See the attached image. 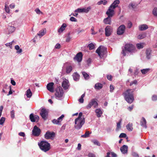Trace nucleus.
Here are the masks:
<instances>
[{
    "label": "nucleus",
    "mask_w": 157,
    "mask_h": 157,
    "mask_svg": "<svg viewBox=\"0 0 157 157\" xmlns=\"http://www.w3.org/2000/svg\"><path fill=\"white\" fill-rule=\"evenodd\" d=\"M107 78L108 80L109 81H111L112 79V76L110 75H107Z\"/></svg>",
    "instance_id": "864d4df0"
},
{
    "label": "nucleus",
    "mask_w": 157,
    "mask_h": 157,
    "mask_svg": "<svg viewBox=\"0 0 157 157\" xmlns=\"http://www.w3.org/2000/svg\"><path fill=\"white\" fill-rule=\"evenodd\" d=\"M54 83L53 82L48 83L46 87L47 89L50 92L53 93L54 92Z\"/></svg>",
    "instance_id": "dca6fc26"
},
{
    "label": "nucleus",
    "mask_w": 157,
    "mask_h": 157,
    "mask_svg": "<svg viewBox=\"0 0 157 157\" xmlns=\"http://www.w3.org/2000/svg\"><path fill=\"white\" fill-rule=\"evenodd\" d=\"M91 31H92V33H91V34H92V35H95V34H96V33H97L96 32H95L94 31V27H92L91 29Z\"/></svg>",
    "instance_id": "4d7b16f0"
},
{
    "label": "nucleus",
    "mask_w": 157,
    "mask_h": 157,
    "mask_svg": "<svg viewBox=\"0 0 157 157\" xmlns=\"http://www.w3.org/2000/svg\"><path fill=\"white\" fill-rule=\"evenodd\" d=\"M11 117L12 118L14 117V111L13 110L11 111L10 112Z\"/></svg>",
    "instance_id": "3c124183"
},
{
    "label": "nucleus",
    "mask_w": 157,
    "mask_h": 157,
    "mask_svg": "<svg viewBox=\"0 0 157 157\" xmlns=\"http://www.w3.org/2000/svg\"><path fill=\"white\" fill-rule=\"evenodd\" d=\"M5 120V118L4 117H2L0 119V124L2 125L4 123Z\"/></svg>",
    "instance_id": "c03bdc74"
},
{
    "label": "nucleus",
    "mask_w": 157,
    "mask_h": 157,
    "mask_svg": "<svg viewBox=\"0 0 157 157\" xmlns=\"http://www.w3.org/2000/svg\"><path fill=\"white\" fill-rule=\"evenodd\" d=\"M127 135L125 133H121L119 136V137L120 138H125L126 137Z\"/></svg>",
    "instance_id": "09e8293b"
},
{
    "label": "nucleus",
    "mask_w": 157,
    "mask_h": 157,
    "mask_svg": "<svg viewBox=\"0 0 157 157\" xmlns=\"http://www.w3.org/2000/svg\"><path fill=\"white\" fill-rule=\"evenodd\" d=\"M152 99L153 101H155L157 100V95H154L152 96Z\"/></svg>",
    "instance_id": "5fc2aeb1"
},
{
    "label": "nucleus",
    "mask_w": 157,
    "mask_h": 157,
    "mask_svg": "<svg viewBox=\"0 0 157 157\" xmlns=\"http://www.w3.org/2000/svg\"><path fill=\"white\" fill-rule=\"evenodd\" d=\"M71 39V37L70 36V33H69L67 34V38L66 39V41L67 42H69L70 41Z\"/></svg>",
    "instance_id": "a18cd8bd"
},
{
    "label": "nucleus",
    "mask_w": 157,
    "mask_h": 157,
    "mask_svg": "<svg viewBox=\"0 0 157 157\" xmlns=\"http://www.w3.org/2000/svg\"><path fill=\"white\" fill-rule=\"evenodd\" d=\"M91 133L89 131H86L84 134L82 135L81 137L82 138H86L89 136L90 134Z\"/></svg>",
    "instance_id": "2f4dec72"
},
{
    "label": "nucleus",
    "mask_w": 157,
    "mask_h": 157,
    "mask_svg": "<svg viewBox=\"0 0 157 157\" xmlns=\"http://www.w3.org/2000/svg\"><path fill=\"white\" fill-rule=\"evenodd\" d=\"M40 129L36 125L35 126L32 130L33 135L35 136H38L40 135Z\"/></svg>",
    "instance_id": "9b49d317"
},
{
    "label": "nucleus",
    "mask_w": 157,
    "mask_h": 157,
    "mask_svg": "<svg viewBox=\"0 0 157 157\" xmlns=\"http://www.w3.org/2000/svg\"><path fill=\"white\" fill-rule=\"evenodd\" d=\"M88 47L89 48V49L90 50H92L94 48V45L92 43L88 45Z\"/></svg>",
    "instance_id": "ea45409f"
},
{
    "label": "nucleus",
    "mask_w": 157,
    "mask_h": 157,
    "mask_svg": "<svg viewBox=\"0 0 157 157\" xmlns=\"http://www.w3.org/2000/svg\"><path fill=\"white\" fill-rule=\"evenodd\" d=\"M38 145L40 149L44 152L48 151L51 148L50 144L45 141H42L40 143H38Z\"/></svg>",
    "instance_id": "7ed1b4c3"
},
{
    "label": "nucleus",
    "mask_w": 157,
    "mask_h": 157,
    "mask_svg": "<svg viewBox=\"0 0 157 157\" xmlns=\"http://www.w3.org/2000/svg\"><path fill=\"white\" fill-rule=\"evenodd\" d=\"M95 113L97 114L98 117H101V115L102 114V112L100 109H97L95 110Z\"/></svg>",
    "instance_id": "cd10ccee"
},
{
    "label": "nucleus",
    "mask_w": 157,
    "mask_h": 157,
    "mask_svg": "<svg viewBox=\"0 0 157 157\" xmlns=\"http://www.w3.org/2000/svg\"><path fill=\"white\" fill-rule=\"evenodd\" d=\"M137 5L135 4H133L132 3H130L129 6L128 7L129 9H134L136 8L137 7Z\"/></svg>",
    "instance_id": "e433bc0d"
},
{
    "label": "nucleus",
    "mask_w": 157,
    "mask_h": 157,
    "mask_svg": "<svg viewBox=\"0 0 157 157\" xmlns=\"http://www.w3.org/2000/svg\"><path fill=\"white\" fill-rule=\"evenodd\" d=\"M152 13L154 16H157V8H154L153 10Z\"/></svg>",
    "instance_id": "a19ab883"
},
{
    "label": "nucleus",
    "mask_w": 157,
    "mask_h": 157,
    "mask_svg": "<svg viewBox=\"0 0 157 157\" xmlns=\"http://www.w3.org/2000/svg\"><path fill=\"white\" fill-rule=\"evenodd\" d=\"M3 88L4 89H10V86H8L7 84H5L4 85Z\"/></svg>",
    "instance_id": "052dcab7"
},
{
    "label": "nucleus",
    "mask_w": 157,
    "mask_h": 157,
    "mask_svg": "<svg viewBox=\"0 0 157 157\" xmlns=\"http://www.w3.org/2000/svg\"><path fill=\"white\" fill-rule=\"evenodd\" d=\"M143 44H144L142 43L137 44H136V47L138 49H140L143 48L144 47Z\"/></svg>",
    "instance_id": "4c0bfd02"
},
{
    "label": "nucleus",
    "mask_w": 157,
    "mask_h": 157,
    "mask_svg": "<svg viewBox=\"0 0 157 157\" xmlns=\"http://www.w3.org/2000/svg\"><path fill=\"white\" fill-rule=\"evenodd\" d=\"M111 154L112 156V157H117V155L113 152H111Z\"/></svg>",
    "instance_id": "774afa93"
},
{
    "label": "nucleus",
    "mask_w": 157,
    "mask_h": 157,
    "mask_svg": "<svg viewBox=\"0 0 157 157\" xmlns=\"http://www.w3.org/2000/svg\"><path fill=\"white\" fill-rule=\"evenodd\" d=\"M107 49L103 46H99L96 50V52L101 58L103 57L106 52Z\"/></svg>",
    "instance_id": "0eeeda50"
},
{
    "label": "nucleus",
    "mask_w": 157,
    "mask_h": 157,
    "mask_svg": "<svg viewBox=\"0 0 157 157\" xmlns=\"http://www.w3.org/2000/svg\"><path fill=\"white\" fill-rule=\"evenodd\" d=\"M64 117L63 114L62 115L59 117L57 119H54L52 120V122L55 124L59 125H61V122L62 121Z\"/></svg>",
    "instance_id": "9d476101"
},
{
    "label": "nucleus",
    "mask_w": 157,
    "mask_h": 157,
    "mask_svg": "<svg viewBox=\"0 0 157 157\" xmlns=\"http://www.w3.org/2000/svg\"><path fill=\"white\" fill-rule=\"evenodd\" d=\"M107 2V1L105 0H101L98 2L97 3L98 5H100L102 4H103L104 5H105Z\"/></svg>",
    "instance_id": "c9c22d12"
},
{
    "label": "nucleus",
    "mask_w": 157,
    "mask_h": 157,
    "mask_svg": "<svg viewBox=\"0 0 157 157\" xmlns=\"http://www.w3.org/2000/svg\"><path fill=\"white\" fill-rule=\"evenodd\" d=\"M8 31V33H13L15 30V28L12 26H8L7 28Z\"/></svg>",
    "instance_id": "b1692460"
},
{
    "label": "nucleus",
    "mask_w": 157,
    "mask_h": 157,
    "mask_svg": "<svg viewBox=\"0 0 157 157\" xmlns=\"http://www.w3.org/2000/svg\"><path fill=\"white\" fill-rule=\"evenodd\" d=\"M26 94L28 98H30L32 96V93L30 89L27 90Z\"/></svg>",
    "instance_id": "c756f323"
},
{
    "label": "nucleus",
    "mask_w": 157,
    "mask_h": 157,
    "mask_svg": "<svg viewBox=\"0 0 157 157\" xmlns=\"http://www.w3.org/2000/svg\"><path fill=\"white\" fill-rule=\"evenodd\" d=\"M65 66V64H64L63 66V67L62 69L63 73H64L66 72L67 74L70 73L72 70V67L71 66H68L66 67Z\"/></svg>",
    "instance_id": "f8f14e48"
},
{
    "label": "nucleus",
    "mask_w": 157,
    "mask_h": 157,
    "mask_svg": "<svg viewBox=\"0 0 157 157\" xmlns=\"http://www.w3.org/2000/svg\"><path fill=\"white\" fill-rule=\"evenodd\" d=\"M150 70L149 68H146L141 70V71L143 74H146Z\"/></svg>",
    "instance_id": "72a5a7b5"
},
{
    "label": "nucleus",
    "mask_w": 157,
    "mask_h": 157,
    "mask_svg": "<svg viewBox=\"0 0 157 157\" xmlns=\"http://www.w3.org/2000/svg\"><path fill=\"white\" fill-rule=\"evenodd\" d=\"M88 157H95V155L93 153H90L88 154Z\"/></svg>",
    "instance_id": "bf43d9fd"
},
{
    "label": "nucleus",
    "mask_w": 157,
    "mask_h": 157,
    "mask_svg": "<svg viewBox=\"0 0 157 157\" xmlns=\"http://www.w3.org/2000/svg\"><path fill=\"white\" fill-rule=\"evenodd\" d=\"M66 126V124H63L61 128V131L63 132L65 129Z\"/></svg>",
    "instance_id": "6e6d98bb"
},
{
    "label": "nucleus",
    "mask_w": 157,
    "mask_h": 157,
    "mask_svg": "<svg viewBox=\"0 0 157 157\" xmlns=\"http://www.w3.org/2000/svg\"><path fill=\"white\" fill-rule=\"evenodd\" d=\"M73 79L74 80L77 81L79 79V75L77 72H75L73 75Z\"/></svg>",
    "instance_id": "c85d7f7f"
},
{
    "label": "nucleus",
    "mask_w": 157,
    "mask_h": 157,
    "mask_svg": "<svg viewBox=\"0 0 157 157\" xmlns=\"http://www.w3.org/2000/svg\"><path fill=\"white\" fill-rule=\"evenodd\" d=\"M5 10L6 12L7 13H9L10 12V9H9V7L7 6L6 5H5Z\"/></svg>",
    "instance_id": "37998d69"
},
{
    "label": "nucleus",
    "mask_w": 157,
    "mask_h": 157,
    "mask_svg": "<svg viewBox=\"0 0 157 157\" xmlns=\"http://www.w3.org/2000/svg\"><path fill=\"white\" fill-rule=\"evenodd\" d=\"M125 29V27L124 25H121L118 27V35L123 34Z\"/></svg>",
    "instance_id": "a211bd4d"
},
{
    "label": "nucleus",
    "mask_w": 157,
    "mask_h": 157,
    "mask_svg": "<svg viewBox=\"0 0 157 157\" xmlns=\"http://www.w3.org/2000/svg\"><path fill=\"white\" fill-rule=\"evenodd\" d=\"M82 53L81 52H79L77 54L76 56L74 58V59L79 62H81L82 60Z\"/></svg>",
    "instance_id": "f3484780"
},
{
    "label": "nucleus",
    "mask_w": 157,
    "mask_h": 157,
    "mask_svg": "<svg viewBox=\"0 0 157 157\" xmlns=\"http://www.w3.org/2000/svg\"><path fill=\"white\" fill-rule=\"evenodd\" d=\"M140 125L146 128L147 126H146V121L145 118L144 117H142V120L140 122Z\"/></svg>",
    "instance_id": "5701e85b"
},
{
    "label": "nucleus",
    "mask_w": 157,
    "mask_h": 157,
    "mask_svg": "<svg viewBox=\"0 0 157 157\" xmlns=\"http://www.w3.org/2000/svg\"><path fill=\"white\" fill-rule=\"evenodd\" d=\"M135 90L134 89H128L123 93L125 100L129 103L131 104L134 100L133 93Z\"/></svg>",
    "instance_id": "f03ea898"
},
{
    "label": "nucleus",
    "mask_w": 157,
    "mask_h": 157,
    "mask_svg": "<svg viewBox=\"0 0 157 157\" xmlns=\"http://www.w3.org/2000/svg\"><path fill=\"white\" fill-rule=\"evenodd\" d=\"M112 27L109 25L107 26L105 28V35L106 36H109L111 35L112 32Z\"/></svg>",
    "instance_id": "ddd939ff"
},
{
    "label": "nucleus",
    "mask_w": 157,
    "mask_h": 157,
    "mask_svg": "<svg viewBox=\"0 0 157 157\" xmlns=\"http://www.w3.org/2000/svg\"><path fill=\"white\" fill-rule=\"evenodd\" d=\"M151 53V50L150 49H148L146 50V53L147 58L149 59L150 58V55Z\"/></svg>",
    "instance_id": "7c9ffc66"
},
{
    "label": "nucleus",
    "mask_w": 157,
    "mask_h": 157,
    "mask_svg": "<svg viewBox=\"0 0 157 157\" xmlns=\"http://www.w3.org/2000/svg\"><path fill=\"white\" fill-rule=\"evenodd\" d=\"M19 135L22 136V137H25V133L22 132H21L18 133Z\"/></svg>",
    "instance_id": "0e129e2a"
},
{
    "label": "nucleus",
    "mask_w": 157,
    "mask_h": 157,
    "mask_svg": "<svg viewBox=\"0 0 157 157\" xmlns=\"http://www.w3.org/2000/svg\"><path fill=\"white\" fill-rule=\"evenodd\" d=\"M15 5L14 3H12L10 5V7L11 9H13L15 7Z\"/></svg>",
    "instance_id": "338daca9"
},
{
    "label": "nucleus",
    "mask_w": 157,
    "mask_h": 157,
    "mask_svg": "<svg viewBox=\"0 0 157 157\" xmlns=\"http://www.w3.org/2000/svg\"><path fill=\"white\" fill-rule=\"evenodd\" d=\"M137 82L136 80H135L131 82L130 83V86H132L133 84L136 85L137 84Z\"/></svg>",
    "instance_id": "603ef678"
},
{
    "label": "nucleus",
    "mask_w": 157,
    "mask_h": 157,
    "mask_svg": "<svg viewBox=\"0 0 157 157\" xmlns=\"http://www.w3.org/2000/svg\"><path fill=\"white\" fill-rule=\"evenodd\" d=\"M118 6V0H115L110 6L106 11V13L108 17L105 18L103 22L105 24L111 25V17L114 14V9Z\"/></svg>",
    "instance_id": "f257e3e1"
},
{
    "label": "nucleus",
    "mask_w": 157,
    "mask_h": 157,
    "mask_svg": "<svg viewBox=\"0 0 157 157\" xmlns=\"http://www.w3.org/2000/svg\"><path fill=\"white\" fill-rule=\"evenodd\" d=\"M75 12L76 13H82L83 12L82 8H78L75 10Z\"/></svg>",
    "instance_id": "8fccbe9b"
},
{
    "label": "nucleus",
    "mask_w": 157,
    "mask_h": 157,
    "mask_svg": "<svg viewBox=\"0 0 157 157\" xmlns=\"http://www.w3.org/2000/svg\"><path fill=\"white\" fill-rule=\"evenodd\" d=\"M46 29H45V28L43 29H42V30H40L39 31V33H38L37 34L39 36H40V37H41L44 35V34H45V33L46 32Z\"/></svg>",
    "instance_id": "bb28decb"
},
{
    "label": "nucleus",
    "mask_w": 157,
    "mask_h": 157,
    "mask_svg": "<svg viewBox=\"0 0 157 157\" xmlns=\"http://www.w3.org/2000/svg\"><path fill=\"white\" fill-rule=\"evenodd\" d=\"M132 155L133 157H139L138 155L136 152H133Z\"/></svg>",
    "instance_id": "69168bd1"
},
{
    "label": "nucleus",
    "mask_w": 157,
    "mask_h": 157,
    "mask_svg": "<svg viewBox=\"0 0 157 157\" xmlns=\"http://www.w3.org/2000/svg\"><path fill=\"white\" fill-rule=\"evenodd\" d=\"M103 86V84L99 82H98L95 84L94 88L97 90H99L102 88Z\"/></svg>",
    "instance_id": "aec40b11"
},
{
    "label": "nucleus",
    "mask_w": 157,
    "mask_h": 157,
    "mask_svg": "<svg viewBox=\"0 0 157 157\" xmlns=\"http://www.w3.org/2000/svg\"><path fill=\"white\" fill-rule=\"evenodd\" d=\"M124 48L125 50H123L122 52V54L124 56L126 55V51L131 53L135 52L137 51L135 47L132 44H126L125 45Z\"/></svg>",
    "instance_id": "20e7f679"
},
{
    "label": "nucleus",
    "mask_w": 157,
    "mask_h": 157,
    "mask_svg": "<svg viewBox=\"0 0 157 157\" xmlns=\"http://www.w3.org/2000/svg\"><path fill=\"white\" fill-rule=\"evenodd\" d=\"M62 85L64 90H66L67 89L69 86L68 81L65 79L63 82Z\"/></svg>",
    "instance_id": "6ab92c4d"
},
{
    "label": "nucleus",
    "mask_w": 157,
    "mask_h": 157,
    "mask_svg": "<svg viewBox=\"0 0 157 157\" xmlns=\"http://www.w3.org/2000/svg\"><path fill=\"white\" fill-rule=\"evenodd\" d=\"M60 48V45L59 44H57L55 46V48L56 49H59Z\"/></svg>",
    "instance_id": "680f3d73"
},
{
    "label": "nucleus",
    "mask_w": 157,
    "mask_h": 157,
    "mask_svg": "<svg viewBox=\"0 0 157 157\" xmlns=\"http://www.w3.org/2000/svg\"><path fill=\"white\" fill-rule=\"evenodd\" d=\"M10 89V90L9 91L8 94H7V96H9L11 94L13 93V92H12V91L11 90V86H10V89Z\"/></svg>",
    "instance_id": "e2e57ef3"
},
{
    "label": "nucleus",
    "mask_w": 157,
    "mask_h": 157,
    "mask_svg": "<svg viewBox=\"0 0 157 157\" xmlns=\"http://www.w3.org/2000/svg\"><path fill=\"white\" fill-rule=\"evenodd\" d=\"M70 20L71 21L76 22L77 21V19L74 17H71L70 18Z\"/></svg>",
    "instance_id": "13d9d810"
},
{
    "label": "nucleus",
    "mask_w": 157,
    "mask_h": 157,
    "mask_svg": "<svg viewBox=\"0 0 157 157\" xmlns=\"http://www.w3.org/2000/svg\"><path fill=\"white\" fill-rule=\"evenodd\" d=\"M82 74L86 80H88L89 78V75L85 72H82Z\"/></svg>",
    "instance_id": "473e14b6"
},
{
    "label": "nucleus",
    "mask_w": 157,
    "mask_h": 157,
    "mask_svg": "<svg viewBox=\"0 0 157 157\" xmlns=\"http://www.w3.org/2000/svg\"><path fill=\"white\" fill-rule=\"evenodd\" d=\"M40 114L42 118L44 120H46L47 118L48 113L47 111L44 108H43L41 110Z\"/></svg>",
    "instance_id": "4468645a"
},
{
    "label": "nucleus",
    "mask_w": 157,
    "mask_h": 157,
    "mask_svg": "<svg viewBox=\"0 0 157 157\" xmlns=\"http://www.w3.org/2000/svg\"><path fill=\"white\" fill-rule=\"evenodd\" d=\"M66 26V24L65 23H63L61 27L58 29V32L59 33H62L65 29Z\"/></svg>",
    "instance_id": "393cba45"
},
{
    "label": "nucleus",
    "mask_w": 157,
    "mask_h": 157,
    "mask_svg": "<svg viewBox=\"0 0 157 157\" xmlns=\"http://www.w3.org/2000/svg\"><path fill=\"white\" fill-rule=\"evenodd\" d=\"M82 112H80L78 114V117L76 119H85L84 118H82Z\"/></svg>",
    "instance_id": "49530a36"
},
{
    "label": "nucleus",
    "mask_w": 157,
    "mask_h": 157,
    "mask_svg": "<svg viewBox=\"0 0 157 157\" xmlns=\"http://www.w3.org/2000/svg\"><path fill=\"white\" fill-rule=\"evenodd\" d=\"M146 36V33H143V34H141L139 35L138 36L137 38L139 39H141L145 37Z\"/></svg>",
    "instance_id": "f704fd0d"
},
{
    "label": "nucleus",
    "mask_w": 157,
    "mask_h": 157,
    "mask_svg": "<svg viewBox=\"0 0 157 157\" xmlns=\"http://www.w3.org/2000/svg\"><path fill=\"white\" fill-rule=\"evenodd\" d=\"M98 104L95 99H92L91 100L88 104L87 105L86 107L87 109H90L92 106H93L94 108L97 107Z\"/></svg>",
    "instance_id": "6e6552de"
},
{
    "label": "nucleus",
    "mask_w": 157,
    "mask_h": 157,
    "mask_svg": "<svg viewBox=\"0 0 157 157\" xmlns=\"http://www.w3.org/2000/svg\"><path fill=\"white\" fill-rule=\"evenodd\" d=\"M120 150L123 154L127 153L128 152V146L124 145L120 148Z\"/></svg>",
    "instance_id": "412c9836"
},
{
    "label": "nucleus",
    "mask_w": 157,
    "mask_h": 157,
    "mask_svg": "<svg viewBox=\"0 0 157 157\" xmlns=\"http://www.w3.org/2000/svg\"><path fill=\"white\" fill-rule=\"evenodd\" d=\"M64 92L61 86L58 87L56 89L55 96L56 98L59 100L62 99L63 95Z\"/></svg>",
    "instance_id": "423d86ee"
},
{
    "label": "nucleus",
    "mask_w": 157,
    "mask_h": 157,
    "mask_svg": "<svg viewBox=\"0 0 157 157\" xmlns=\"http://www.w3.org/2000/svg\"><path fill=\"white\" fill-rule=\"evenodd\" d=\"M148 28L147 25L146 24L140 25L139 26V29L141 31L145 30Z\"/></svg>",
    "instance_id": "4be33fe9"
},
{
    "label": "nucleus",
    "mask_w": 157,
    "mask_h": 157,
    "mask_svg": "<svg viewBox=\"0 0 157 157\" xmlns=\"http://www.w3.org/2000/svg\"><path fill=\"white\" fill-rule=\"evenodd\" d=\"M35 11L36 12V13L37 14H43V13L42 12H41L40 10L39 9H38V8L36 9L35 10Z\"/></svg>",
    "instance_id": "de8ad7c7"
},
{
    "label": "nucleus",
    "mask_w": 157,
    "mask_h": 157,
    "mask_svg": "<svg viewBox=\"0 0 157 157\" xmlns=\"http://www.w3.org/2000/svg\"><path fill=\"white\" fill-rule=\"evenodd\" d=\"M85 122V119H75V121L74 128L78 130L80 129Z\"/></svg>",
    "instance_id": "39448f33"
},
{
    "label": "nucleus",
    "mask_w": 157,
    "mask_h": 157,
    "mask_svg": "<svg viewBox=\"0 0 157 157\" xmlns=\"http://www.w3.org/2000/svg\"><path fill=\"white\" fill-rule=\"evenodd\" d=\"M133 124L132 123H129L126 126V128L129 131H132L133 129Z\"/></svg>",
    "instance_id": "a878e982"
},
{
    "label": "nucleus",
    "mask_w": 157,
    "mask_h": 157,
    "mask_svg": "<svg viewBox=\"0 0 157 157\" xmlns=\"http://www.w3.org/2000/svg\"><path fill=\"white\" fill-rule=\"evenodd\" d=\"M55 136V133L54 132H51L47 131L44 135V137L46 139H53Z\"/></svg>",
    "instance_id": "1a4fd4ad"
},
{
    "label": "nucleus",
    "mask_w": 157,
    "mask_h": 157,
    "mask_svg": "<svg viewBox=\"0 0 157 157\" xmlns=\"http://www.w3.org/2000/svg\"><path fill=\"white\" fill-rule=\"evenodd\" d=\"M90 9L91 7L90 6L86 8H82L83 12L87 13L90 11Z\"/></svg>",
    "instance_id": "58836bf2"
},
{
    "label": "nucleus",
    "mask_w": 157,
    "mask_h": 157,
    "mask_svg": "<svg viewBox=\"0 0 157 157\" xmlns=\"http://www.w3.org/2000/svg\"><path fill=\"white\" fill-rule=\"evenodd\" d=\"M29 118L32 122H37L39 119V117L36 115H34L33 113H31L29 116Z\"/></svg>",
    "instance_id": "2eb2a0df"
},
{
    "label": "nucleus",
    "mask_w": 157,
    "mask_h": 157,
    "mask_svg": "<svg viewBox=\"0 0 157 157\" xmlns=\"http://www.w3.org/2000/svg\"><path fill=\"white\" fill-rule=\"evenodd\" d=\"M92 142L94 143V144L97 145L98 146L100 145V144L99 142L96 140H94L92 141Z\"/></svg>",
    "instance_id": "79ce46f5"
}]
</instances>
